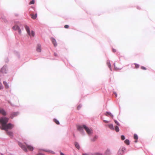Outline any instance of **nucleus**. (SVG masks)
Masks as SVG:
<instances>
[{
	"instance_id": "obj_32",
	"label": "nucleus",
	"mask_w": 155,
	"mask_h": 155,
	"mask_svg": "<svg viewBox=\"0 0 155 155\" xmlns=\"http://www.w3.org/2000/svg\"><path fill=\"white\" fill-rule=\"evenodd\" d=\"M141 69H142L143 70H145L146 69V68L145 67H144L143 66H142L141 67Z\"/></svg>"
},
{
	"instance_id": "obj_14",
	"label": "nucleus",
	"mask_w": 155,
	"mask_h": 155,
	"mask_svg": "<svg viewBox=\"0 0 155 155\" xmlns=\"http://www.w3.org/2000/svg\"><path fill=\"white\" fill-rule=\"evenodd\" d=\"M134 139L136 140L135 141V143H137V140L138 139V137L137 135L136 134H134Z\"/></svg>"
},
{
	"instance_id": "obj_25",
	"label": "nucleus",
	"mask_w": 155,
	"mask_h": 155,
	"mask_svg": "<svg viewBox=\"0 0 155 155\" xmlns=\"http://www.w3.org/2000/svg\"><path fill=\"white\" fill-rule=\"evenodd\" d=\"M34 3H35V1L34 0H32L29 2V4L30 5L33 4H34Z\"/></svg>"
},
{
	"instance_id": "obj_26",
	"label": "nucleus",
	"mask_w": 155,
	"mask_h": 155,
	"mask_svg": "<svg viewBox=\"0 0 155 155\" xmlns=\"http://www.w3.org/2000/svg\"><path fill=\"white\" fill-rule=\"evenodd\" d=\"M121 137L122 140H124L125 139V137L124 135H122Z\"/></svg>"
},
{
	"instance_id": "obj_28",
	"label": "nucleus",
	"mask_w": 155,
	"mask_h": 155,
	"mask_svg": "<svg viewBox=\"0 0 155 155\" xmlns=\"http://www.w3.org/2000/svg\"><path fill=\"white\" fill-rule=\"evenodd\" d=\"M107 65L108 66V67L110 68V69L111 70V67L110 64L109 63H108V62H107Z\"/></svg>"
},
{
	"instance_id": "obj_30",
	"label": "nucleus",
	"mask_w": 155,
	"mask_h": 155,
	"mask_svg": "<svg viewBox=\"0 0 155 155\" xmlns=\"http://www.w3.org/2000/svg\"><path fill=\"white\" fill-rule=\"evenodd\" d=\"M64 27L65 28H69V26L68 25H64Z\"/></svg>"
},
{
	"instance_id": "obj_27",
	"label": "nucleus",
	"mask_w": 155,
	"mask_h": 155,
	"mask_svg": "<svg viewBox=\"0 0 155 155\" xmlns=\"http://www.w3.org/2000/svg\"><path fill=\"white\" fill-rule=\"evenodd\" d=\"M114 122L115 123V124H117V125H118V126H120V124H119V123L117 120H114Z\"/></svg>"
},
{
	"instance_id": "obj_22",
	"label": "nucleus",
	"mask_w": 155,
	"mask_h": 155,
	"mask_svg": "<svg viewBox=\"0 0 155 155\" xmlns=\"http://www.w3.org/2000/svg\"><path fill=\"white\" fill-rule=\"evenodd\" d=\"M31 35H30V36H32V37H34L35 35V33L33 31H31V32H30Z\"/></svg>"
},
{
	"instance_id": "obj_23",
	"label": "nucleus",
	"mask_w": 155,
	"mask_h": 155,
	"mask_svg": "<svg viewBox=\"0 0 155 155\" xmlns=\"http://www.w3.org/2000/svg\"><path fill=\"white\" fill-rule=\"evenodd\" d=\"M106 154H110V150L107 149L105 152Z\"/></svg>"
},
{
	"instance_id": "obj_13",
	"label": "nucleus",
	"mask_w": 155,
	"mask_h": 155,
	"mask_svg": "<svg viewBox=\"0 0 155 155\" xmlns=\"http://www.w3.org/2000/svg\"><path fill=\"white\" fill-rule=\"evenodd\" d=\"M7 134L11 137H12L13 136V133L12 132L10 131H7Z\"/></svg>"
},
{
	"instance_id": "obj_16",
	"label": "nucleus",
	"mask_w": 155,
	"mask_h": 155,
	"mask_svg": "<svg viewBox=\"0 0 155 155\" xmlns=\"http://www.w3.org/2000/svg\"><path fill=\"white\" fill-rule=\"evenodd\" d=\"M108 127L111 130H114V128L113 127V125L112 124H109L108 125Z\"/></svg>"
},
{
	"instance_id": "obj_42",
	"label": "nucleus",
	"mask_w": 155,
	"mask_h": 155,
	"mask_svg": "<svg viewBox=\"0 0 155 155\" xmlns=\"http://www.w3.org/2000/svg\"><path fill=\"white\" fill-rule=\"evenodd\" d=\"M4 68H2V70Z\"/></svg>"
},
{
	"instance_id": "obj_20",
	"label": "nucleus",
	"mask_w": 155,
	"mask_h": 155,
	"mask_svg": "<svg viewBox=\"0 0 155 155\" xmlns=\"http://www.w3.org/2000/svg\"><path fill=\"white\" fill-rule=\"evenodd\" d=\"M54 122L55 123H56L57 124H59L60 123H59V121L58 120L56 119H54Z\"/></svg>"
},
{
	"instance_id": "obj_19",
	"label": "nucleus",
	"mask_w": 155,
	"mask_h": 155,
	"mask_svg": "<svg viewBox=\"0 0 155 155\" xmlns=\"http://www.w3.org/2000/svg\"><path fill=\"white\" fill-rule=\"evenodd\" d=\"M115 130L117 132H118L119 131V129L118 127L117 126L115 127Z\"/></svg>"
},
{
	"instance_id": "obj_31",
	"label": "nucleus",
	"mask_w": 155,
	"mask_h": 155,
	"mask_svg": "<svg viewBox=\"0 0 155 155\" xmlns=\"http://www.w3.org/2000/svg\"><path fill=\"white\" fill-rule=\"evenodd\" d=\"M47 151V152H49L51 153H54V152L51 151V150H47V151Z\"/></svg>"
},
{
	"instance_id": "obj_34",
	"label": "nucleus",
	"mask_w": 155,
	"mask_h": 155,
	"mask_svg": "<svg viewBox=\"0 0 155 155\" xmlns=\"http://www.w3.org/2000/svg\"><path fill=\"white\" fill-rule=\"evenodd\" d=\"M54 55L55 56H58V55L57 54V53H54Z\"/></svg>"
},
{
	"instance_id": "obj_10",
	"label": "nucleus",
	"mask_w": 155,
	"mask_h": 155,
	"mask_svg": "<svg viewBox=\"0 0 155 155\" xmlns=\"http://www.w3.org/2000/svg\"><path fill=\"white\" fill-rule=\"evenodd\" d=\"M25 29L27 33L29 35H31L30 33V30H29V27L27 25H25Z\"/></svg>"
},
{
	"instance_id": "obj_18",
	"label": "nucleus",
	"mask_w": 155,
	"mask_h": 155,
	"mask_svg": "<svg viewBox=\"0 0 155 155\" xmlns=\"http://www.w3.org/2000/svg\"><path fill=\"white\" fill-rule=\"evenodd\" d=\"M124 143L127 145H129L130 144L129 140L128 139L124 141Z\"/></svg>"
},
{
	"instance_id": "obj_39",
	"label": "nucleus",
	"mask_w": 155,
	"mask_h": 155,
	"mask_svg": "<svg viewBox=\"0 0 155 155\" xmlns=\"http://www.w3.org/2000/svg\"><path fill=\"white\" fill-rule=\"evenodd\" d=\"M97 155H102L100 153H97Z\"/></svg>"
},
{
	"instance_id": "obj_2",
	"label": "nucleus",
	"mask_w": 155,
	"mask_h": 155,
	"mask_svg": "<svg viewBox=\"0 0 155 155\" xmlns=\"http://www.w3.org/2000/svg\"><path fill=\"white\" fill-rule=\"evenodd\" d=\"M25 144L26 146L22 145L21 143H19L18 144L21 148L25 152H27L28 151V150L31 151L33 150L34 148L32 146L27 144L26 143Z\"/></svg>"
},
{
	"instance_id": "obj_11",
	"label": "nucleus",
	"mask_w": 155,
	"mask_h": 155,
	"mask_svg": "<svg viewBox=\"0 0 155 155\" xmlns=\"http://www.w3.org/2000/svg\"><path fill=\"white\" fill-rule=\"evenodd\" d=\"M30 15L31 16V18L33 19H35L37 17V14H36L35 15L34 14H31Z\"/></svg>"
},
{
	"instance_id": "obj_33",
	"label": "nucleus",
	"mask_w": 155,
	"mask_h": 155,
	"mask_svg": "<svg viewBox=\"0 0 155 155\" xmlns=\"http://www.w3.org/2000/svg\"><path fill=\"white\" fill-rule=\"evenodd\" d=\"M112 51L113 52H115L116 51V50L115 49H114V48L112 49Z\"/></svg>"
},
{
	"instance_id": "obj_15",
	"label": "nucleus",
	"mask_w": 155,
	"mask_h": 155,
	"mask_svg": "<svg viewBox=\"0 0 155 155\" xmlns=\"http://www.w3.org/2000/svg\"><path fill=\"white\" fill-rule=\"evenodd\" d=\"M105 115L107 116H108V115H110V116L111 117H113V115H112V114L110 113V112H107L105 114Z\"/></svg>"
},
{
	"instance_id": "obj_9",
	"label": "nucleus",
	"mask_w": 155,
	"mask_h": 155,
	"mask_svg": "<svg viewBox=\"0 0 155 155\" xmlns=\"http://www.w3.org/2000/svg\"><path fill=\"white\" fill-rule=\"evenodd\" d=\"M36 50L37 52H40L41 51V46L40 45H38L36 48Z\"/></svg>"
},
{
	"instance_id": "obj_7",
	"label": "nucleus",
	"mask_w": 155,
	"mask_h": 155,
	"mask_svg": "<svg viewBox=\"0 0 155 155\" xmlns=\"http://www.w3.org/2000/svg\"><path fill=\"white\" fill-rule=\"evenodd\" d=\"M18 114V112L12 113L11 114L10 117L11 118H13L14 117L17 116Z\"/></svg>"
},
{
	"instance_id": "obj_21",
	"label": "nucleus",
	"mask_w": 155,
	"mask_h": 155,
	"mask_svg": "<svg viewBox=\"0 0 155 155\" xmlns=\"http://www.w3.org/2000/svg\"><path fill=\"white\" fill-rule=\"evenodd\" d=\"M3 84L5 86V87L6 88H8V86L7 84L5 82H4Z\"/></svg>"
},
{
	"instance_id": "obj_37",
	"label": "nucleus",
	"mask_w": 155,
	"mask_h": 155,
	"mask_svg": "<svg viewBox=\"0 0 155 155\" xmlns=\"http://www.w3.org/2000/svg\"><path fill=\"white\" fill-rule=\"evenodd\" d=\"M103 121H104V122L105 123H108V121H107V120H104Z\"/></svg>"
},
{
	"instance_id": "obj_29",
	"label": "nucleus",
	"mask_w": 155,
	"mask_h": 155,
	"mask_svg": "<svg viewBox=\"0 0 155 155\" xmlns=\"http://www.w3.org/2000/svg\"><path fill=\"white\" fill-rule=\"evenodd\" d=\"M81 105H79L77 107L78 110H79L80 109V108L81 107Z\"/></svg>"
},
{
	"instance_id": "obj_40",
	"label": "nucleus",
	"mask_w": 155,
	"mask_h": 155,
	"mask_svg": "<svg viewBox=\"0 0 155 155\" xmlns=\"http://www.w3.org/2000/svg\"><path fill=\"white\" fill-rule=\"evenodd\" d=\"M83 155H89L87 153H83Z\"/></svg>"
},
{
	"instance_id": "obj_4",
	"label": "nucleus",
	"mask_w": 155,
	"mask_h": 155,
	"mask_svg": "<svg viewBox=\"0 0 155 155\" xmlns=\"http://www.w3.org/2000/svg\"><path fill=\"white\" fill-rule=\"evenodd\" d=\"M13 126L14 125H13L9 123L8 124H6L2 127L1 129L2 130H5L7 131L8 129H12Z\"/></svg>"
},
{
	"instance_id": "obj_8",
	"label": "nucleus",
	"mask_w": 155,
	"mask_h": 155,
	"mask_svg": "<svg viewBox=\"0 0 155 155\" xmlns=\"http://www.w3.org/2000/svg\"><path fill=\"white\" fill-rule=\"evenodd\" d=\"M51 39L54 46H56L57 45V43L55 39L53 38H51Z\"/></svg>"
},
{
	"instance_id": "obj_1",
	"label": "nucleus",
	"mask_w": 155,
	"mask_h": 155,
	"mask_svg": "<svg viewBox=\"0 0 155 155\" xmlns=\"http://www.w3.org/2000/svg\"><path fill=\"white\" fill-rule=\"evenodd\" d=\"M83 128L85 130L88 134L90 135L92 133V130L91 128H88L85 125H79L77 127V129L80 131H81Z\"/></svg>"
},
{
	"instance_id": "obj_5",
	"label": "nucleus",
	"mask_w": 155,
	"mask_h": 155,
	"mask_svg": "<svg viewBox=\"0 0 155 155\" xmlns=\"http://www.w3.org/2000/svg\"><path fill=\"white\" fill-rule=\"evenodd\" d=\"M12 28L13 30H18L19 33V34L21 33V30L18 26L15 25L12 27Z\"/></svg>"
},
{
	"instance_id": "obj_24",
	"label": "nucleus",
	"mask_w": 155,
	"mask_h": 155,
	"mask_svg": "<svg viewBox=\"0 0 155 155\" xmlns=\"http://www.w3.org/2000/svg\"><path fill=\"white\" fill-rule=\"evenodd\" d=\"M134 64L135 65V68H139V65L138 64Z\"/></svg>"
},
{
	"instance_id": "obj_17",
	"label": "nucleus",
	"mask_w": 155,
	"mask_h": 155,
	"mask_svg": "<svg viewBox=\"0 0 155 155\" xmlns=\"http://www.w3.org/2000/svg\"><path fill=\"white\" fill-rule=\"evenodd\" d=\"M97 136L96 135L94 136V137L91 139V140L92 141L94 142L96 140L97 138Z\"/></svg>"
},
{
	"instance_id": "obj_36",
	"label": "nucleus",
	"mask_w": 155,
	"mask_h": 155,
	"mask_svg": "<svg viewBox=\"0 0 155 155\" xmlns=\"http://www.w3.org/2000/svg\"><path fill=\"white\" fill-rule=\"evenodd\" d=\"M3 88L2 86V85L0 84V90Z\"/></svg>"
},
{
	"instance_id": "obj_12",
	"label": "nucleus",
	"mask_w": 155,
	"mask_h": 155,
	"mask_svg": "<svg viewBox=\"0 0 155 155\" xmlns=\"http://www.w3.org/2000/svg\"><path fill=\"white\" fill-rule=\"evenodd\" d=\"M74 145L75 147L78 149L79 150L80 148V146L78 144V143L75 142H74Z\"/></svg>"
},
{
	"instance_id": "obj_3",
	"label": "nucleus",
	"mask_w": 155,
	"mask_h": 155,
	"mask_svg": "<svg viewBox=\"0 0 155 155\" xmlns=\"http://www.w3.org/2000/svg\"><path fill=\"white\" fill-rule=\"evenodd\" d=\"M8 120V118L6 117H2L0 119V123L2 124V127L7 124Z\"/></svg>"
},
{
	"instance_id": "obj_35",
	"label": "nucleus",
	"mask_w": 155,
	"mask_h": 155,
	"mask_svg": "<svg viewBox=\"0 0 155 155\" xmlns=\"http://www.w3.org/2000/svg\"><path fill=\"white\" fill-rule=\"evenodd\" d=\"M122 152V150H119V151H118V153L121 154Z\"/></svg>"
},
{
	"instance_id": "obj_41",
	"label": "nucleus",
	"mask_w": 155,
	"mask_h": 155,
	"mask_svg": "<svg viewBox=\"0 0 155 155\" xmlns=\"http://www.w3.org/2000/svg\"><path fill=\"white\" fill-rule=\"evenodd\" d=\"M115 94V95L116 96V97L117 96V94L116 93H114Z\"/></svg>"
},
{
	"instance_id": "obj_6",
	"label": "nucleus",
	"mask_w": 155,
	"mask_h": 155,
	"mask_svg": "<svg viewBox=\"0 0 155 155\" xmlns=\"http://www.w3.org/2000/svg\"><path fill=\"white\" fill-rule=\"evenodd\" d=\"M0 114L3 116H6L7 115V113L5 110L2 108H0Z\"/></svg>"
},
{
	"instance_id": "obj_38",
	"label": "nucleus",
	"mask_w": 155,
	"mask_h": 155,
	"mask_svg": "<svg viewBox=\"0 0 155 155\" xmlns=\"http://www.w3.org/2000/svg\"><path fill=\"white\" fill-rule=\"evenodd\" d=\"M60 155H64V154L62 152H60Z\"/></svg>"
}]
</instances>
